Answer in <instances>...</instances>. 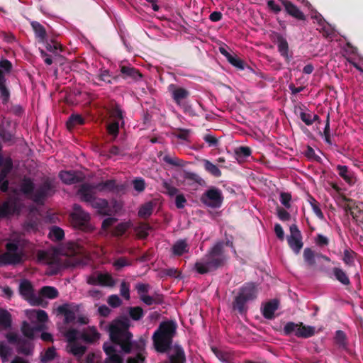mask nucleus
<instances>
[{
  "instance_id": "f257e3e1",
  "label": "nucleus",
  "mask_w": 363,
  "mask_h": 363,
  "mask_svg": "<svg viewBox=\"0 0 363 363\" xmlns=\"http://www.w3.org/2000/svg\"><path fill=\"white\" fill-rule=\"evenodd\" d=\"M227 260L224 252V242H218L194 264V269L200 274L213 272L223 267Z\"/></svg>"
},
{
  "instance_id": "f03ea898",
  "label": "nucleus",
  "mask_w": 363,
  "mask_h": 363,
  "mask_svg": "<svg viewBox=\"0 0 363 363\" xmlns=\"http://www.w3.org/2000/svg\"><path fill=\"white\" fill-rule=\"evenodd\" d=\"M130 321L128 318L117 320L109 327L110 339L112 342L119 345L125 354H130L132 348L139 350L137 344L133 345L132 342L133 335L128 330Z\"/></svg>"
},
{
  "instance_id": "7ed1b4c3",
  "label": "nucleus",
  "mask_w": 363,
  "mask_h": 363,
  "mask_svg": "<svg viewBox=\"0 0 363 363\" xmlns=\"http://www.w3.org/2000/svg\"><path fill=\"white\" fill-rule=\"evenodd\" d=\"M177 325L172 320L160 323L152 335L155 348L158 352L164 353L170 350Z\"/></svg>"
},
{
  "instance_id": "20e7f679",
  "label": "nucleus",
  "mask_w": 363,
  "mask_h": 363,
  "mask_svg": "<svg viewBox=\"0 0 363 363\" xmlns=\"http://www.w3.org/2000/svg\"><path fill=\"white\" fill-rule=\"evenodd\" d=\"M55 192V185L53 180L50 178L45 179L35 190L32 200L38 204H43L49 197Z\"/></svg>"
},
{
  "instance_id": "39448f33",
  "label": "nucleus",
  "mask_w": 363,
  "mask_h": 363,
  "mask_svg": "<svg viewBox=\"0 0 363 363\" xmlns=\"http://www.w3.org/2000/svg\"><path fill=\"white\" fill-rule=\"evenodd\" d=\"M283 333L285 335L294 334L297 337L308 338L314 335L315 328L305 325L301 322L298 323L288 322L284 327Z\"/></svg>"
},
{
  "instance_id": "423d86ee",
  "label": "nucleus",
  "mask_w": 363,
  "mask_h": 363,
  "mask_svg": "<svg viewBox=\"0 0 363 363\" xmlns=\"http://www.w3.org/2000/svg\"><path fill=\"white\" fill-rule=\"evenodd\" d=\"M71 217L75 227L83 230H89L90 229V215L80 205L77 203L73 205V211L71 213Z\"/></svg>"
},
{
  "instance_id": "0eeeda50",
  "label": "nucleus",
  "mask_w": 363,
  "mask_h": 363,
  "mask_svg": "<svg viewBox=\"0 0 363 363\" xmlns=\"http://www.w3.org/2000/svg\"><path fill=\"white\" fill-rule=\"evenodd\" d=\"M250 300V286H244L240 289L233 303V308L242 317L247 318V303Z\"/></svg>"
},
{
  "instance_id": "6e6552de",
  "label": "nucleus",
  "mask_w": 363,
  "mask_h": 363,
  "mask_svg": "<svg viewBox=\"0 0 363 363\" xmlns=\"http://www.w3.org/2000/svg\"><path fill=\"white\" fill-rule=\"evenodd\" d=\"M223 199L221 191L216 187L208 189L201 197V203L212 208H220Z\"/></svg>"
},
{
  "instance_id": "1a4fd4ad",
  "label": "nucleus",
  "mask_w": 363,
  "mask_h": 363,
  "mask_svg": "<svg viewBox=\"0 0 363 363\" xmlns=\"http://www.w3.org/2000/svg\"><path fill=\"white\" fill-rule=\"evenodd\" d=\"M86 283L93 286L99 285L101 286L113 287L116 285V280L108 272H96L87 277Z\"/></svg>"
},
{
  "instance_id": "9d476101",
  "label": "nucleus",
  "mask_w": 363,
  "mask_h": 363,
  "mask_svg": "<svg viewBox=\"0 0 363 363\" xmlns=\"http://www.w3.org/2000/svg\"><path fill=\"white\" fill-rule=\"evenodd\" d=\"M19 293L31 305L38 306L41 303V298L35 296L30 281L27 279H23L20 283Z\"/></svg>"
},
{
  "instance_id": "9b49d317",
  "label": "nucleus",
  "mask_w": 363,
  "mask_h": 363,
  "mask_svg": "<svg viewBox=\"0 0 363 363\" xmlns=\"http://www.w3.org/2000/svg\"><path fill=\"white\" fill-rule=\"evenodd\" d=\"M168 89L171 92L172 99L179 106L185 104L186 102H184V100L186 99L190 95V93L187 89L182 87H178L173 84H170Z\"/></svg>"
},
{
  "instance_id": "f8f14e48",
  "label": "nucleus",
  "mask_w": 363,
  "mask_h": 363,
  "mask_svg": "<svg viewBox=\"0 0 363 363\" xmlns=\"http://www.w3.org/2000/svg\"><path fill=\"white\" fill-rule=\"evenodd\" d=\"M103 350L106 355L104 363H124L123 357L118 353L114 346L108 342L103 345Z\"/></svg>"
},
{
  "instance_id": "ddd939ff",
  "label": "nucleus",
  "mask_w": 363,
  "mask_h": 363,
  "mask_svg": "<svg viewBox=\"0 0 363 363\" xmlns=\"http://www.w3.org/2000/svg\"><path fill=\"white\" fill-rule=\"evenodd\" d=\"M94 185L87 183L82 184L77 190V195L79 196L82 201L91 205L94 200L96 199L94 196Z\"/></svg>"
},
{
  "instance_id": "4468645a",
  "label": "nucleus",
  "mask_w": 363,
  "mask_h": 363,
  "mask_svg": "<svg viewBox=\"0 0 363 363\" xmlns=\"http://www.w3.org/2000/svg\"><path fill=\"white\" fill-rule=\"evenodd\" d=\"M94 188L101 192L109 191L119 193L124 190V186L123 184H118L115 179H108L99 182L94 185Z\"/></svg>"
},
{
  "instance_id": "2eb2a0df",
  "label": "nucleus",
  "mask_w": 363,
  "mask_h": 363,
  "mask_svg": "<svg viewBox=\"0 0 363 363\" xmlns=\"http://www.w3.org/2000/svg\"><path fill=\"white\" fill-rule=\"evenodd\" d=\"M59 177L66 184H73L83 181L82 173L75 171H61Z\"/></svg>"
},
{
  "instance_id": "dca6fc26",
  "label": "nucleus",
  "mask_w": 363,
  "mask_h": 363,
  "mask_svg": "<svg viewBox=\"0 0 363 363\" xmlns=\"http://www.w3.org/2000/svg\"><path fill=\"white\" fill-rule=\"evenodd\" d=\"M120 72L124 79L138 81L143 77L140 71L131 65H120Z\"/></svg>"
},
{
  "instance_id": "f3484780",
  "label": "nucleus",
  "mask_w": 363,
  "mask_h": 363,
  "mask_svg": "<svg viewBox=\"0 0 363 363\" xmlns=\"http://www.w3.org/2000/svg\"><path fill=\"white\" fill-rule=\"evenodd\" d=\"M91 206L96 210L98 214L101 216H110L112 213L111 208L105 199L96 198L93 201Z\"/></svg>"
},
{
  "instance_id": "a211bd4d",
  "label": "nucleus",
  "mask_w": 363,
  "mask_h": 363,
  "mask_svg": "<svg viewBox=\"0 0 363 363\" xmlns=\"http://www.w3.org/2000/svg\"><path fill=\"white\" fill-rule=\"evenodd\" d=\"M19 189L23 194L32 199V196L35 192V184L33 179L24 176L21 180Z\"/></svg>"
},
{
  "instance_id": "6ab92c4d",
  "label": "nucleus",
  "mask_w": 363,
  "mask_h": 363,
  "mask_svg": "<svg viewBox=\"0 0 363 363\" xmlns=\"http://www.w3.org/2000/svg\"><path fill=\"white\" fill-rule=\"evenodd\" d=\"M282 4L288 14L300 21L306 20V16L304 13L291 1L288 0H282Z\"/></svg>"
},
{
  "instance_id": "aec40b11",
  "label": "nucleus",
  "mask_w": 363,
  "mask_h": 363,
  "mask_svg": "<svg viewBox=\"0 0 363 363\" xmlns=\"http://www.w3.org/2000/svg\"><path fill=\"white\" fill-rule=\"evenodd\" d=\"M31 28L34 32L35 38L39 43H45L47 39V31L45 28L38 21H31Z\"/></svg>"
},
{
  "instance_id": "412c9836",
  "label": "nucleus",
  "mask_w": 363,
  "mask_h": 363,
  "mask_svg": "<svg viewBox=\"0 0 363 363\" xmlns=\"http://www.w3.org/2000/svg\"><path fill=\"white\" fill-rule=\"evenodd\" d=\"M23 253L18 252H5L0 257L1 263L4 264H17L22 262Z\"/></svg>"
},
{
  "instance_id": "4be33fe9",
  "label": "nucleus",
  "mask_w": 363,
  "mask_h": 363,
  "mask_svg": "<svg viewBox=\"0 0 363 363\" xmlns=\"http://www.w3.org/2000/svg\"><path fill=\"white\" fill-rule=\"evenodd\" d=\"M11 92L6 85V79L3 70L0 69V98L3 104H6L10 99Z\"/></svg>"
},
{
  "instance_id": "5701e85b",
  "label": "nucleus",
  "mask_w": 363,
  "mask_h": 363,
  "mask_svg": "<svg viewBox=\"0 0 363 363\" xmlns=\"http://www.w3.org/2000/svg\"><path fill=\"white\" fill-rule=\"evenodd\" d=\"M189 250L186 240H178L172 247V252L173 255L180 257L183 254L188 252Z\"/></svg>"
},
{
  "instance_id": "b1692460",
  "label": "nucleus",
  "mask_w": 363,
  "mask_h": 363,
  "mask_svg": "<svg viewBox=\"0 0 363 363\" xmlns=\"http://www.w3.org/2000/svg\"><path fill=\"white\" fill-rule=\"evenodd\" d=\"M279 302L277 299L271 300L267 302L263 308V316L267 319H272L274 318V312L279 308Z\"/></svg>"
},
{
  "instance_id": "393cba45",
  "label": "nucleus",
  "mask_w": 363,
  "mask_h": 363,
  "mask_svg": "<svg viewBox=\"0 0 363 363\" xmlns=\"http://www.w3.org/2000/svg\"><path fill=\"white\" fill-rule=\"evenodd\" d=\"M165 363H186L184 349L179 345L174 346V354L169 356V362Z\"/></svg>"
},
{
  "instance_id": "a878e982",
  "label": "nucleus",
  "mask_w": 363,
  "mask_h": 363,
  "mask_svg": "<svg viewBox=\"0 0 363 363\" xmlns=\"http://www.w3.org/2000/svg\"><path fill=\"white\" fill-rule=\"evenodd\" d=\"M12 325L11 313L6 309L0 308V330H9Z\"/></svg>"
},
{
  "instance_id": "bb28decb",
  "label": "nucleus",
  "mask_w": 363,
  "mask_h": 363,
  "mask_svg": "<svg viewBox=\"0 0 363 363\" xmlns=\"http://www.w3.org/2000/svg\"><path fill=\"white\" fill-rule=\"evenodd\" d=\"M59 313L62 314L65 317L64 322L66 324L72 323L76 319L75 313L71 310L67 304H63L57 308Z\"/></svg>"
},
{
  "instance_id": "cd10ccee",
  "label": "nucleus",
  "mask_w": 363,
  "mask_h": 363,
  "mask_svg": "<svg viewBox=\"0 0 363 363\" xmlns=\"http://www.w3.org/2000/svg\"><path fill=\"white\" fill-rule=\"evenodd\" d=\"M43 328V327L41 325L33 327L26 321H23L21 325L22 333L25 337L30 340L34 338V333L35 331H40Z\"/></svg>"
},
{
  "instance_id": "c85d7f7f",
  "label": "nucleus",
  "mask_w": 363,
  "mask_h": 363,
  "mask_svg": "<svg viewBox=\"0 0 363 363\" xmlns=\"http://www.w3.org/2000/svg\"><path fill=\"white\" fill-rule=\"evenodd\" d=\"M277 45L280 55L289 60V44L286 38L279 35L277 38Z\"/></svg>"
},
{
  "instance_id": "c756f323",
  "label": "nucleus",
  "mask_w": 363,
  "mask_h": 363,
  "mask_svg": "<svg viewBox=\"0 0 363 363\" xmlns=\"http://www.w3.org/2000/svg\"><path fill=\"white\" fill-rule=\"evenodd\" d=\"M16 210V203L12 201H6L0 205V217H6L13 214Z\"/></svg>"
},
{
  "instance_id": "7c9ffc66",
  "label": "nucleus",
  "mask_w": 363,
  "mask_h": 363,
  "mask_svg": "<svg viewBox=\"0 0 363 363\" xmlns=\"http://www.w3.org/2000/svg\"><path fill=\"white\" fill-rule=\"evenodd\" d=\"M33 351V345L28 340L21 339L17 345V352L25 355L32 354Z\"/></svg>"
},
{
  "instance_id": "2f4dec72",
  "label": "nucleus",
  "mask_w": 363,
  "mask_h": 363,
  "mask_svg": "<svg viewBox=\"0 0 363 363\" xmlns=\"http://www.w3.org/2000/svg\"><path fill=\"white\" fill-rule=\"evenodd\" d=\"M155 203L152 201H148L142 205L138 211V216L143 219L149 218L154 210Z\"/></svg>"
},
{
  "instance_id": "473e14b6",
  "label": "nucleus",
  "mask_w": 363,
  "mask_h": 363,
  "mask_svg": "<svg viewBox=\"0 0 363 363\" xmlns=\"http://www.w3.org/2000/svg\"><path fill=\"white\" fill-rule=\"evenodd\" d=\"M84 123L85 120L81 115L73 113L69 117L66 125L67 129L71 130L77 125H84Z\"/></svg>"
},
{
  "instance_id": "72a5a7b5",
  "label": "nucleus",
  "mask_w": 363,
  "mask_h": 363,
  "mask_svg": "<svg viewBox=\"0 0 363 363\" xmlns=\"http://www.w3.org/2000/svg\"><path fill=\"white\" fill-rule=\"evenodd\" d=\"M134 230L138 238L144 240L148 236L149 231L152 230V227L148 223L141 222L135 227Z\"/></svg>"
},
{
  "instance_id": "f704fd0d",
  "label": "nucleus",
  "mask_w": 363,
  "mask_h": 363,
  "mask_svg": "<svg viewBox=\"0 0 363 363\" xmlns=\"http://www.w3.org/2000/svg\"><path fill=\"white\" fill-rule=\"evenodd\" d=\"M100 335L94 328H89L87 331L83 332L80 337L86 342L93 343L99 339Z\"/></svg>"
},
{
  "instance_id": "c9c22d12",
  "label": "nucleus",
  "mask_w": 363,
  "mask_h": 363,
  "mask_svg": "<svg viewBox=\"0 0 363 363\" xmlns=\"http://www.w3.org/2000/svg\"><path fill=\"white\" fill-rule=\"evenodd\" d=\"M235 158L240 164L243 163L246 158L250 157V147L240 146L235 149Z\"/></svg>"
},
{
  "instance_id": "e433bc0d",
  "label": "nucleus",
  "mask_w": 363,
  "mask_h": 363,
  "mask_svg": "<svg viewBox=\"0 0 363 363\" xmlns=\"http://www.w3.org/2000/svg\"><path fill=\"white\" fill-rule=\"evenodd\" d=\"M44 44L45 45L46 50L53 53L55 55H58L63 51L62 45L55 40H51L48 41V39H46Z\"/></svg>"
},
{
  "instance_id": "4c0bfd02",
  "label": "nucleus",
  "mask_w": 363,
  "mask_h": 363,
  "mask_svg": "<svg viewBox=\"0 0 363 363\" xmlns=\"http://www.w3.org/2000/svg\"><path fill=\"white\" fill-rule=\"evenodd\" d=\"M335 343L339 348L346 349L347 347V338L345 333L341 330L335 332L334 337Z\"/></svg>"
},
{
  "instance_id": "58836bf2",
  "label": "nucleus",
  "mask_w": 363,
  "mask_h": 363,
  "mask_svg": "<svg viewBox=\"0 0 363 363\" xmlns=\"http://www.w3.org/2000/svg\"><path fill=\"white\" fill-rule=\"evenodd\" d=\"M337 171L338 174L348 184H352L353 183L352 174L349 171V169L345 165H337Z\"/></svg>"
},
{
  "instance_id": "ea45409f",
  "label": "nucleus",
  "mask_w": 363,
  "mask_h": 363,
  "mask_svg": "<svg viewBox=\"0 0 363 363\" xmlns=\"http://www.w3.org/2000/svg\"><path fill=\"white\" fill-rule=\"evenodd\" d=\"M287 241L291 249L296 254H298L303 245L302 237H288Z\"/></svg>"
},
{
  "instance_id": "a19ab883",
  "label": "nucleus",
  "mask_w": 363,
  "mask_h": 363,
  "mask_svg": "<svg viewBox=\"0 0 363 363\" xmlns=\"http://www.w3.org/2000/svg\"><path fill=\"white\" fill-rule=\"evenodd\" d=\"M299 117L307 125H311L315 121L320 122V117L317 114H313L310 112L301 111Z\"/></svg>"
},
{
  "instance_id": "79ce46f5",
  "label": "nucleus",
  "mask_w": 363,
  "mask_h": 363,
  "mask_svg": "<svg viewBox=\"0 0 363 363\" xmlns=\"http://www.w3.org/2000/svg\"><path fill=\"white\" fill-rule=\"evenodd\" d=\"M40 294L43 297L54 299L59 296V292L54 286H45L40 289Z\"/></svg>"
},
{
  "instance_id": "37998d69",
  "label": "nucleus",
  "mask_w": 363,
  "mask_h": 363,
  "mask_svg": "<svg viewBox=\"0 0 363 363\" xmlns=\"http://www.w3.org/2000/svg\"><path fill=\"white\" fill-rule=\"evenodd\" d=\"M203 167L207 172L215 177H220L222 174L219 168L208 160H203Z\"/></svg>"
},
{
  "instance_id": "c03bdc74",
  "label": "nucleus",
  "mask_w": 363,
  "mask_h": 363,
  "mask_svg": "<svg viewBox=\"0 0 363 363\" xmlns=\"http://www.w3.org/2000/svg\"><path fill=\"white\" fill-rule=\"evenodd\" d=\"M333 274L336 279L344 285H350V281L346 273L340 268L335 267L333 269Z\"/></svg>"
},
{
  "instance_id": "a18cd8bd",
  "label": "nucleus",
  "mask_w": 363,
  "mask_h": 363,
  "mask_svg": "<svg viewBox=\"0 0 363 363\" xmlns=\"http://www.w3.org/2000/svg\"><path fill=\"white\" fill-rule=\"evenodd\" d=\"M110 115L112 118H113V121H121V124H124V116H123V111L120 107L118 104H115L110 111Z\"/></svg>"
},
{
  "instance_id": "49530a36",
  "label": "nucleus",
  "mask_w": 363,
  "mask_h": 363,
  "mask_svg": "<svg viewBox=\"0 0 363 363\" xmlns=\"http://www.w3.org/2000/svg\"><path fill=\"white\" fill-rule=\"evenodd\" d=\"M64 230L57 226H53L49 233V237L51 240L55 241L62 240L64 238Z\"/></svg>"
},
{
  "instance_id": "de8ad7c7",
  "label": "nucleus",
  "mask_w": 363,
  "mask_h": 363,
  "mask_svg": "<svg viewBox=\"0 0 363 363\" xmlns=\"http://www.w3.org/2000/svg\"><path fill=\"white\" fill-rule=\"evenodd\" d=\"M130 227V222L120 223L114 228L113 233L115 236H122Z\"/></svg>"
},
{
  "instance_id": "09e8293b",
  "label": "nucleus",
  "mask_w": 363,
  "mask_h": 363,
  "mask_svg": "<svg viewBox=\"0 0 363 363\" xmlns=\"http://www.w3.org/2000/svg\"><path fill=\"white\" fill-rule=\"evenodd\" d=\"M128 311H129V315H130V318L133 320H139L144 315L143 310L140 306L129 307L128 308Z\"/></svg>"
},
{
  "instance_id": "8fccbe9b",
  "label": "nucleus",
  "mask_w": 363,
  "mask_h": 363,
  "mask_svg": "<svg viewBox=\"0 0 363 363\" xmlns=\"http://www.w3.org/2000/svg\"><path fill=\"white\" fill-rule=\"evenodd\" d=\"M70 345V352L76 357H82L86 352V347L84 345H79L77 342H74Z\"/></svg>"
},
{
  "instance_id": "3c124183",
  "label": "nucleus",
  "mask_w": 363,
  "mask_h": 363,
  "mask_svg": "<svg viewBox=\"0 0 363 363\" xmlns=\"http://www.w3.org/2000/svg\"><path fill=\"white\" fill-rule=\"evenodd\" d=\"M303 259L308 266H314L315 264L314 252L309 247L305 248Z\"/></svg>"
},
{
  "instance_id": "603ef678",
  "label": "nucleus",
  "mask_w": 363,
  "mask_h": 363,
  "mask_svg": "<svg viewBox=\"0 0 363 363\" xmlns=\"http://www.w3.org/2000/svg\"><path fill=\"white\" fill-rule=\"evenodd\" d=\"M11 347L8 346L4 342H0V357L4 362L8 360V357L11 355Z\"/></svg>"
},
{
  "instance_id": "864d4df0",
  "label": "nucleus",
  "mask_w": 363,
  "mask_h": 363,
  "mask_svg": "<svg viewBox=\"0 0 363 363\" xmlns=\"http://www.w3.org/2000/svg\"><path fill=\"white\" fill-rule=\"evenodd\" d=\"M184 178L185 180L191 182L190 184L193 183L201 185L203 183V180L196 173L191 172H184Z\"/></svg>"
},
{
  "instance_id": "5fc2aeb1",
  "label": "nucleus",
  "mask_w": 363,
  "mask_h": 363,
  "mask_svg": "<svg viewBox=\"0 0 363 363\" xmlns=\"http://www.w3.org/2000/svg\"><path fill=\"white\" fill-rule=\"evenodd\" d=\"M163 160L166 163H167L170 165H172L174 167H184V164H185L184 160H181L177 157H171L169 155L164 156Z\"/></svg>"
},
{
  "instance_id": "6e6d98bb",
  "label": "nucleus",
  "mask_w": 363,
  "mask_h": 363,
  "mask_svg": "<svg viewBox=\"0 0 363 363\" xmlns=\"http://www.w3.org/2000/svg\"><path fill=\"white\" fill-rule=\"evenodd\" d=\"M226 60L229 63H230L233 66L235 67L236 68L242 70L244 69V62L243 61L237 57L235 55H232L231 53L229 54L226 57Z\"/></svg>"
},
{
  "instance_id": "4d7b16f0",
  "label": "nucleus",
  "mask_w": 363,
  "mask_h": 363,
  "mask_svg": "<svg viewBox=\"0 0 363 363\" xmlns=\"http://www.w3.org/2000/svg\"><path fill=\"white\" fill-rule=\"evenodd\" d=\"M212 350L215 355L219 359L220 361L226 363H229L231 359L230 354L220 350H218L217 348H212Z\"/></svg>"
},
{
  "instance_id": "13d9d810",
  "label": "nucleus",
  "mask_w": 363,
  "mask_h": 363,
  "mask_svg": "<svg viewBox=\"0 0 363 363\" xmlns=\"http://www.w3.org/2000/svg\"><path fill=\"white\" fill-rule=\"evenodd\" d=\"M107 132L109 135L113 136L114 139L117 138L119 133V121H113L107 125Z\"/></svg>"
},
{
  "instance_id": "bf43d9fd",
  "label": "nucleus",
  "mask_w": 363,
  "mask_h": 363,
  "mask_svg": "<svg viewBox=\"0 0 363 363\" xmlns=\"http://www.w3.org/2000/svg\"><path fill=\"white\" fill-rule=\"evenodd\" d=\"M356 253L350 249H345L344 250V255L342 260L347 265L351 266L354 264V257Z\"/></svg>"
},
{
  "instance_id": "052dcab7",
  "label": "nucleus",
  "mask_w": 363,
  "mask_h": 363,
  "mask_svg": "<svg viewBox=\"0 0 363 363\" xmlns=\"http://www.w3.org/2000/svg\"><path fill=\"white\" fill-rule=\"evenodd\" d=\"M56 355L55 349L54 347H49L43 355L41 356V362L47 363L54 359Z\"/></svg>"
},
{
  "instance_id": "680f3d73",
  "label": "nucleus",
  "mask_w": 363,
  "mask_h": 363,
  "mask_svg": "<svg viewBox=\"0 0 363 363\" xmlns=\"http://www.w3.org/2000/svg\"><path fill=\"white\" fill-rule=\"evenodd\" d=\"M113 265L116 270L119 271L123 267L130 265V262L126 257H121L113 262Z\"/></svg>"
},
{
  "instance_id": "e2e57ef3",
  "label": "nucleus",
  "mask_w": 363,
  "mask_h": 363,
  "mask_svg": "<svg viewBox=\"0 0 363 363\" xmlns=\"http://www.w3.org/2000/svg\"><path fill=\"white\" fill-rule=\"evenodd\" d=\"M120 294L125 299H130V284L123 281L120 286Z\"/></svg>"
},
{
  "instance_id": "0e129e2a",
  "label": "nucleus",
  "mask_w": 363,
  "mask_h": 363,
  "mask_svg": "<svg viewBox=\"0 0 363 363\" xmlns=\"http://www.w3.org/2000/svg\"><path fill=\"white\" fill-rule=\"evenodd\" d=\"M291 195L288 192H281L280 194V202L286 208L291 207Z\"/></svg>"
},
{
  "instance_id": "69168bd1",
  "label": "nucleus",
  "mask_w": 363,
  "mask_h": 363,
  "mask_svg": "<svg viewBox=\"0 0 363 363\" xmlns=\"http://www.w3.org/2000/svg\"><path fill=\"white\" fill-rule=\"evenodd\" d=\"M0 137L1 138L3 142L13 144V140H14V135L11 131L4 129L1 134L0 135Z\"/></svg>"
},
{
  "instance_id": "338daca9",
  "label": "nucleus",
  "mask_w": 363,
  "mask_h": 363,
  "mask_svg": "<svg viewBox=\"0 0 363 363\" xmlns=\"http://www.w3.org/2000/svg\"><path fill=\"white\" fill-rule=\"evenodd\" d=\"M134 189L138 192H142L145 189V182L144 179L138 177L133 181Z\"/></svg>"
},
{
  "instance_id": "774afa93",
  "label": "nucleus",
  "mask_w": 363,
  "mask_h": 363,
  "mask_svg": "<svg viewBox=\"0 0 363 363\" xmlns=\"http://www.w3.org/2000/svg\"><path fill=\"white\" fill-rule=\"evenodd\" d=\"M145 357L140 352H138L135 357H129L126 363H145Z\"/></svg>"
}]
</instances>
